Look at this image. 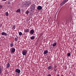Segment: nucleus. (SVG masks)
<instances>
[{
  "instance_id": "nucleus-26",
  "label": "nucleus",
  "mask_w": 76,
  "mask_h": 76,
  "mask_svg": "<svg viewBox=\"0 0 76 76\" xmlns=\"http://www.w3.org/2000/svg\"><path fill=\"white\" fill-rule=\"evenodd\" d=\"M13 28L14 29H15V26H14L13 27Z\"/></svg>"
},
{
  "instance_id": "nucleus-31",
  "label": "nucleus",
  "mask_w": 76,
  "mask_h": 76,
  "mask_svg": "<svg viewBox=\"0 0 76 76\" xmlns=\"http://www.w3.org/2000/svg\"><path fill=\"white\" fill-rule=\"evenodd\" d=\"M7 0H3V1H6Z\"/></svg>"
},
{
  "instance_id": "nucleus-25",
  "label": "nucleus",
  "mask_w": 76,
  "mask_h": 76,
  "mask_svg": "<svg viewBox=\"0 0 76 76\" xmlns=\"http://www.w3.org/2000/svg\"><path fill=\"white\" fill-rule=\"evenodd\" d=\"M18 38H15V41H18Z\"/></svg>"
},
{
  "instance_id": "nucleus-6",
  "label": "nucleus",
  "mask_w": 76,
  "mask_h": 76,
  "mask_svg": "<svg viewBox=\"0 0 76 76\" xmlns=\"http://www.w3.org/2000/svg\"><path fill=\"white\" fill-rule=\"evenodd\" d=\"M30 33L31 34V35H33L34 33V29L31 30L30 32Z\"/></svg>"
},
{
  "instance_id": "nucleus-14",
  "label": "nucleus",
  "mask_w": 76,
  "mask_h": 76,
  "mask_svg": "<svg viewBox=\"0 0 76 76\" xmlns=\"http://www.w3.org/2000/svg\"><path fill=\"white\" fill-rule=\"evenodd\" d=\"M35 37L34 36H33L30 37V39H31L32 40L34 39H35Z\"/></svg>"
},
{
  "instance_id": "nucleus-3",
  "label": "nucleus",
  "mask_w": 76,
  "mask_h": 76,
  "mask_svg": "<svg viewBox=\"0 0 76 76\" xmlns=\"http://www.w3.org/2000/svg\"><path fill=\"white\" fill-rule=\"evenodd\" d=\"M27 50H24L22 52V53L23 54V56H25V55H26V54H27Z\"/></svg>"
},
{
  "instance_id": "nucleus-13",
  "label": "nucleus",
  "mask_w": 76,
  "mask_h": 76,
  "mask_svg": "<svg viewBox=\"0 0 76 76\" xmlns=\"http://www.w3.org/2000/svg\"><path fill=\"white\" fill-rule=\"evenodd\" d=\"M48 53V51H47V50H46L44 52V54H47Z\"/></svg>"
},
{
  "instance_id": "nucleus-10",
  "label": "nucleus",
  "mask_w": 76,
  "mask_h": 76,
  "mask_svg": "<svg viewBox=\"0 0 76 76\" xmlns=\"http://www.w3.org/2000/svg\"><path fill=\"white\" fill-rule=\"evenodd\" d=\"M37 9L38 10H41L42 9V7L39 6H38L37 7Z\"/></svg>"
},
{
  "instance_id": "nucleus-24",
  "label": "nucleus",
  "mask_w": 76,
  "mask_h": 76,
  "mask_svg": "<svg viewBox=\"0 0 76 76\" xmlns=\"http://www.w3.org/2000/svg\"><path fill=\"white\" fill-rule=\"evenodd\" d=\"M3 7V6L2 5H0V9H1Z\"/></svg>"
},
{
  "instance_id": "nucleus-4",
  "label": "nucleus",
  "mask_w": 76,
  "mask_h": 76,
  "mask_svg": "<svg viewBox=\"0 0 76 76\" xmlns=\"http://www.w3.org/2000/svg\"><path fill=\"white\" fill-rule=\"evenodd\" d=\"M12 48H11V49H12V50H10V51L12 54V53H15V50H16L15 49V48H13V49Z\"/></svg>"
},
{
  "instance_id": "nucleus-30",
  "label": "nucleus",
  "mask_w": 76,
  "mask_h": 76,
  "mask_svg": "<svg viewBox=\"0 0 76 76\" xmlns=\"http://www.w3.org/2000/svg\"><path fill=\"white\" fill-rule=\"evenodd\" d=\"M65 70H66V69H67V66L65 67Z\"/></svg>"
},
{
  "instance_id": "nucleus-21",
  "label": "nucleus",
  "mask_w": 76,
  "mask_h": 76,
  "mask_svg": "<svg viewBox=\"0 0 76 76\" xmlns=\"http://www.w3.org/2000/svg\"><path fill=\"white\" fill-rule=\"evenodd\" d=\"M29 11H27L26 12V14L28 15L29 14Z\"/></svg>"
},
{
  "instance_id": "nucleus-15",
  "label": "nucleus",
  "mask_w": 76,
  "mask_h": 76,
  "mask_svg": "<svg viewBox=\"0 0 76 76\" xmlns=\"http://www.w3.org/2000/svg\"><path fill=\"white\" fill-rule=\"evenodd\" d=\"M56 45H57V43L55 42L52 45L53 47H55L56 46Z\"/></svg>"
},
{
  "instance_id": "nucleus-33",
  "label": "nucleus",
  "mask_w": 76,
  "mask_h": 76,
  "mask_svg": "<svg viewBox=\"0 0 76 76\" xmlns=\"http://www.w3.org/2000/svg\"><path fill=\"white\" fill-rule=\"evenodd\" d=\"M68 1H69V0H66Z\"/></svg>"
},
{
  "instance_id": "nucleus-9",
  "label": "nucleus",
  "mask_w": 76,
  "mask_h": 76,
  "mask_svg": "<svg viewBox=\"0 0 76 76\" xmlns=\"http://www.w3.org/2000/svg\"><path fill=\"white\" fill-rule=\"evenodd\" d=\"M2 35L3 36H6L7 35V33H5L4 32H2L1 33Z\"/></svg>"
},
{
  "instance_id": "nucleus-7",
  "label": "nucleus",
  "mask_w": 76,
  "mask_h": 76,
  "mask_svg": "<svg viewBox=\"0 0 76 76\" xmlns=\"http://www.w3.org/2000/svg\"><path fill=\"white\" fill-rule=\"evenodd\" d=\"M67 1L66 0H64L63 2L61 3V5H63L66 2H67Z\"/></svg>"
},
{
  "instance_id": "nucleus-1",
  "label": "nucleus",
  "mask_w": 76,
  "mask_h": 76,
  "mask_svg": "<svg viewBox=\"0 0 76 76\" xmlns=\"http://www.w3.org/2000/svg\"><path fill=\"white\" fill-rule=\"evenodd\" d=\"M31 4L32 3H31L30 1H27L25 2L24 5L25 6H27V7H29Z\"/></svg>"
},
{
  "instance_id": "nucleus-32",
  "label": "nucleus",
  "mask_w": 76,
  "mask_h": 76,
  "mask_svg": "<svg viewBox=\"0 0 76 76\" xmlns=\"http://www.w3.org/2000/svg\"><path fill=\"white\" fill-rule=\"evenodd\" d=\"M61 76H64V75H62Z\"/></svg>"
},
{
  "instance_id": "nucleus-20",
  "label": "nucleus",
  "mask_w": 76,
  "mask_h": 76,
  "mask_svg": "<svg viewBox=\"0 0 76 76\" xmlns=\"http://www.w3.org/2000/svg\"><path fill=\"white\" fill-rule=\"evenodd\" d=\"M19 35H22V33L21 32H18Z\"/></svg>"
},
{
  "instance_id": "nucleus-29",
  "label": "nucleus",
  "mask_w": 76,
  "mask_h": 76,
  "mask_svg": "<svg viewBox=\"0 0 76 76\" xmlns=\"http://www.w3.org/2000/svg\"><path fill=\"white\" fill-rule=\"evenodd\" d=\"M56 76H60V74H58V75H56Z\"/></svg>"
},
{
  "instance_id": "nucleus-22",
  "label": "nucleus",
  "mask_w": 76,
  "mask_h": 76,
  "mask_svg": "<svg viewBox=\"0 0 76 76\" xmlns=\"http://www.w3.org/2000/svg\"><path fill=\"white\" fill-rule=\"evenodd\" d=\"M6 15L7 16H9V13H8V12H6Z\"/></svg>"
},
{
  "instance_id": "nucleus-19",
  "label": "nucleus",
  "mask_w": 76,
  "mask_h": 76,
  "mask_svg": "<svg viewBox=\"0 0 76 76\" xmlns=\"http://www.w3.org/2000/svg\"><path fill=\"white\" fill-rule=\"evenodd\" d=\"M51 68H52L51 66H49L48 67V69H49V70H50V69H51Z\"/></svg>"
},
{
  "instance_id": "nucleus-5",
  "label": "nucleus",
  "mask_w": 76,
  "mask_h": 76,
  "mask_svg": "<svg viewBox=\"0 0 76 76\" xmlns=\"http://www.w3.org/2000/svg\"><path fill=\"white\" fill-rule=\"evenodd\" d=\"M15 72L16 73H20V70L19 69H17L15 70Z\"/></svg>"
},
{
  "instance_id": "nucleus-17",
  "label": "nucleus",
  "mask_w": 76,
  "mask_h": 76,
  "mask_svg": "<svg viewBox=\"0 0 76 76\" xmlns=\"http://www.w3.org/2000/svg\"><path fill=\"white\" fill-rule=\"evenodd\" d=\"M20 12V9H18L17 11H16V12L17 13H18V12Z\"/></svg>"
},
{
  "instance_id": "nucleus-23",
  "label": "nucleus",
  "mask_w": 76,
  "mask_h": 76,
  "mask_svg": "<svg viewBox=\"0 0 76 76\" xmlns=\"http://www.w3.org/2000/svg\"><path fill=\"white\" fill-rule=\"evenodd\" d=\"M67 55L69 57V56H70V55H71V54H70V53H68L67 54Z\"/></svg>"
},
{
  "instance_id": "nucleus-28",
  "label": "nucleus",
  "mask_w": 76,
  "mask_h": 76,
  "mask_svg": "<svg viewBox=\"0 0 76 76\" xmlns=\"http://www.w3.org/2000/svg\"><path fill=\"white\" fill-rule=\"evenodd\" d=\"M8 4H10V2H8L7 3Z\"/></svg>"
},
{
  "instance_id": "nucleus-18",
  "label": "nucleus",
  "mask_w": 76,
  "mask_h": 76,
  "mask_svg": "<svg viewBox=\"0 0 76 76\" xmlns=\"http://www.w3.org/2000/svg\"><path fill=\"white\" fill-rule=\"evenodd\" d=\"M10 47L11 48L13 47V43L10 44Z\"/></svg>"
},
{
  "instance_id": "nucleus-8",
  "label": "nucleus",
  "mask_w": 76,
  "mask_h": 76,
  "mask_svg": "<svg viewBox=\"0 0 76 76\" xmlns=\"http://www.w3.org/2000/svg\"><path fill=\"white\" fill-rule=\"evenodd\" d=\"M53 69H54V72H56L57 70V66H54V68H53Z\"/></svg>"
},
{
  "instance_id": "nucleus-16",
  "label": "nucleus",
  "mask_w": 76,
  "mask_h": 76,
  "mask_svg": "<svg viewBox=\"0 0 76 76\" xmlns=\"http://www.w3.org/2000/svg\"><path fill=\"white\" fill-rule=\"evenodd\" d=\"M1 73H2V69H1V67L0 66V76L1 75Z\"/></svg>"
},
{
  "instance_id": "nucleus-11",
  "label": "nucleus",
  "mask_w": 76,
  "mask_h": 76,
  "mask_svg": "<svg viewBox=\"0 0 76 76\" xmlns=\"http://www.w3.org/2000/svg\"><path fill=\"white\" fill-rule=\"evenodd\" d=\"M25 32H29V29H28V28H26V30H24Z\"/></svg>"
},
{
  "instance_id": "nucleus-12",
  "label": "nucleus",
  "mask_w": 76,
  "mask_h": 76,
  "mask_svg": "<svg viewBox=\"0 0 76 76\" xmlns=\"http://www.w3.org/2000/svg\"><path fill=\"white\" fill-rule=\"evenodd\" d=\"M10 64L9 63H8L7 64L6 68H7V69H8L9 67H10Z\"/></svg>"
},
{
  "instance_id": "nucleus-2",
  "label": "nucleus",
  "mask_w": 76,
  "mask_h": 76,
  "mask_svg": "<svg viewBox=\"0 0 76 76\" xmlns=\"http://www.w3.org/2000/svg\"><path fill=\"white\" fill-rule=\"evenodd\" d=\"M35 7H36V5L35 4H33V5H31L30 7L31 11H34L35 9Z\"/></svg>"
},
{
  "instance_id": "nucleus-27",
  "label": "nucleus",
  "mask_w": 76,
  "mask_h": 76,
  "mask_svg": "<svg viewBox=\"0 0 76 76\" xmlns=\"http://www.w3.org/2000/svg\"><path fill=\"white\" fill-rule=\"evenodd\" d=\"M48 76H51V75L50 74H48Z\"/></svg>"
}]
</instances>
